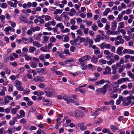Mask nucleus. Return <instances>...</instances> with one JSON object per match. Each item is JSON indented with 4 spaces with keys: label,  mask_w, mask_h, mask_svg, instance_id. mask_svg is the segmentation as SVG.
Instances as JSON below:
<instances>
[{
    "label": "nucleus",
    "mask_w": 134,
    "mask_h": 134,
    "mask_svg": "<svg viewBox=\"0 0 134 134\" xmlns=\"http://www.w3.org/2000/svg\"><path fill=\"white\" fill-rule=\"evenodd\" d=\"M22 83L18 80H16L14 81V86L19 91H22L24 90L23 87L21 85Z\"/></svg>",
    "instance_id": "2"
},
{
    "label": "nucleus",
    "mask_w": 134,
    "mask_h": 134,
    "mask_svg": "<svg viewBox=\"0 0 134 134\" xmlns=\"http://www.w3.org/2000/svg\"><path fill=\"white\" fill-rule=\"evenodd\" d=\"M78 26H76L74 25H72L70 27V29L72 30H76L78 28Z\"/></svg>",
    "instance_id": "43"
},
{
    "label": "nucleus",
    "mask_w": 134,
    "mask_h": 134,
    "mask_svg": "<svg viewBox=\"0 0 134 134\" xmlns=\"http://www.w3.org/2000/svg\"><path fill=\"white\" fill-rule=\"evenodd\" d=\"M111 46L109 43L105 44L104 42L102 43L100 45V48L102 49L105 48L107 49H110L111 48Z\"/></svg>",
    "instance_id": "4"
},
{
    "label": "nucleus",
    "mask_w": 134,
    "mask_h": 134,
    "mask_svg": "<svg viewBox=\"0 0 134 134\" xmlns=\"http://www.w3.org/2000/svg\"><path fill=\"white\" fill-rule=\"evenodd\" d=\"M7 5L6 3H1L0 4V7L3 8H7Z\"/></svg>",
    "instance_id": "28"
},
{
    "label": "nucleus",
    "mask_w": 134,
    "mask_h": 134,
    "mask_svg": "<svg viewBox=\"0 0 134 134\" xmlns=\"http://www.w3.org/2000/svg\"><path fill=\"white\" fill-rule=\"evenodd\" d=\"M30 92V90L27 88H26L23 91V93L25 94H28Z\"/></svg>",
    "instance_id": "36"
},
{
    "label": "nucleus",
    "mask_w": 134,
    "mask_h": 134,
    "mask_svg": "<svg viewBox=\"0 0 134 134\" xmlns=\"http://www.w3.org/2000/svg\"><path fill=\"white\" fill-rule=\"evenodd\" d=\"M75 23L76 22L74 19H70V23L71 24L74 25L75 24Z\"/></svg>",
    "instance_id": "62"
},
{
    "label": "nucleus",
    "mask_w": 134,
    "mask_h": 134,
    "mask_svg": "<svg viewBox=\"0 0 134 134\" xmlns=\"http://www.w3.org/2000/svg\"><path fill=\"white\" fill-rule=\"evenodd\" d=\"M77 32V34L79 35L80 36L82 35L83 33L82 30L80 29H79L76 31Z\"/></svg>",
    "instance_id": "34"
},
{
    "label": "nucleus",
    "mask_w": 134,
    "mask_h": 134,
    "mask_svg": "<svg viewBox=\"0 0 134 134\" xmlns=\"http://www.w3.org/2000/svg\"><path fill=\"white\" fill-rule=\"evenodd\" d=\"M118 31L119 32H121L122 34L123 37H125V35L126 34V32L125 30L124 29H122L120 30L119 29V31Z\"/></svg>",
    "instance_id": "29"
},
{
    "label": "nucleus",
    "mask_w": 134,
    "mask_h": 134,
    "mask_svg": "<svg viewBox=\"0 0 134 134\" xmlns=\"http://www.w3.org/2000/svg\"><path fill=\"white\" fill-rule=\"evenodd\" d=\"M115 39L116 40H119L120 41V43L123 44L124 43V40L122 39V37L121 35L117 36L115 38Z\"/></svg>",
    "instance_id": "12"
},
{
    "label": "nucleus",
    "mask_w": 134,
    "mask_h": 134,
    "mask_svg": "<svg viewBox=\"0 0 134 134\" xmlns=\"http://www.w3.org/2000/svg\"><path fill=\"white\" fill-rule=\"evenodd\" d=\"M105 71L103 72V74L104 75H107L111 74V69L108 66H107L104 69Z\"/></svg>",
    "instance_id": "8"
},
{
    "label": "nucleus",
    "mask_w": 134,
    "mask_h": 134,
    "mask_svg": "<svg viewBox=\"0 0 134 134\" xmlns=\"http://www.w3.org/2000/svg\"><path fill=\"white\" fill-rule=\"evenodd\" d=\"M56 27H59V28L60 29H62V30L64 29V26L63 25L62 23H59L57 24Z\"/></svg>",
    "instance_id": "21"
},
{
    "label": "nucleus",
    "mask_w": 134,
    "mask_h": 134,
    "mask_svg": "<svg viewBox=\"0 0 134 134\" xmlns=\"http://www.w3.org/2000/svg\"><path fill=\"white\" fill-rule=\"evenodd\" d=\"M51 18L49 15H46L45 16V19L46 21H47L51 20Z\"/></svg>",
    "instance_id": "51"
},
{
    "label": "nucleus",
    "mask_w": 134,
    "mask_h": 134,
    "mask_svg": "<svg viewBox=\"0 0 134 134\" xmlns=\"http://www.w3.org/2000/svg\"><path fill=\"white\" fill-rule=\"evenodd\" d=\"M129 49H125L122 51V53L125 54L126 53H128L129 54Z\"/></svg>",
    "instance_id": "54"
},
{
    "label": "nucleus",
    "mask_w": 134,
    "mask_h": 134,
    "mask_svg": "<svg viewBox=\"0 0 134 134\" xmlns=\"http://www.w3.org/2000/svg\"><path fill=\"white\" fill-rule=\"evenodd\" d=\"M117 83H118L116 82H113V87L115 88L118 87L119 86L118 85Z\"/></svg>",
    "instance_id": "58"
},
{
    "label": "nucleus",
    "mask_w": 134,
    "mask_h": 134,
    "mask_svg": "<svg viewBox=\"0 0 134 134\" xmlns=\"http://www.w3.org/2000/svg\"><path fill=\"white\" fill-rule=\"evenodd\" d=\"M108 18L109 20H113L114 19V17L113 15H111L108 16Z\"/></svg>",
    "instance_id": "46"
},
{
    "label": "nucleus",
    "mask_w": 134,
    "mask_h": 134,
    "mask_svg": "<svg viewBox=\"0 0 134 134\" xmlns=\"http://www.w3.org/2000/svg\"><path fill=\"white\" fill-rule=\"evenodd\" d=\"M105 82V80L104 79H102L99 81H96L95 84L96 85L99 86L104 83Z\"/></svg>",
    "instance_id": "15"
},
{
    "label": "nucleus",
    "mask_w": 134,
    "mask_h": 134,
    "mask_svg": "<svg viewBox=\"0 0 134 134\" xmlns=\"http://www.w3.org/2000/svg\"><path fill=\"white\" fill-rule=\"evenodd\" d=\"M4 31L5 32L6 34L9 35L10 34L9 32V31H11L12 32H14L15 29L10 26H8L5 28Z\"/></svg>",
    "instance_id": "7"
},
{
    "label": "nucleus",
    "mask_w": 134,
    "mask_h": 134,
    "mask_svg": "<svg viewBox=\"0 0 134 134\" xmlns=\"http://www.w3.org/2000/svg\"><path fill=\"white\" fill-rule=\"evenodd\" d=\"M126 14L127 15H129L132 12L131 10L130 9H128L125 10Z\"/></svg>",
    "instance_id": "60"
},
{
    "label": "nucleus",
    "mask_w": 134,
    "mask_h": 134,
    "mask_svg": "<svg viewBox=\"0 0 134 134\" xmlns=\"http://www.w3.org/2000/svg\"><path fill=\"white\" fill-rule=\"evenodd\" d=\"M123 17V15L121 14H119L117 18V20L118 21H121V19Z\"/></svg>",
    "instance_id": "33"
},
{
    "label": "nucleus",
    "mask_w": 134,
    "mask_h": 134,
    "mask_svg": "<svg viewBox=\"0 0 134 134\" xmlns=\"http://www.w3.org/2000/svg\"><path fill=\"white\" fill-rule=\"evenodd\" d=\"M98 112V110L94 111L92 112L91 115L92 116L94 117L93 118H96L97 116L98 115V114L97 113Z\"/></svg>",
    "instance_id": "17"
},
{
    "label": "nucleus",
    "mask_w": 134,
    "mask_h": 134,
    "mask_svg": "<svg viewBox=\"0 0 134 134\" xmlns=\"http://www.w3.org/2000/svg\"><path fill=\"white\" fill-rule=\"evenodd\" d=\"M87 128V127L85 125L81 126L80 127V130L82 131H84L86 130Z\"/></svg>",
    "instance_id": "52"
},
{
    "label": "nucleus",
    "mask_w": 134,
    "mask_h": 134,
    "mask_svg": "<svg viewBox=\"0 0 134 134\" xmlns=\"http://www.w3.org/2000/svg\"><path fill=\"white\" fill-rule=\"evenodd\" d=\"M20 20L22 22L25 23H26L27 21L26 20V18L25 17H24L23 16H22L21 17V18L20 19Z\"/></svg>",
    "instance_id": "53"
},
{
    "label": "nucleus",
    "mask_w": 134,
    "mask_h": 134,
    "mask_svg": "<svg viewBox=\"0 0 134 134\" xmlns=\"http://www.w3.org/2000/svg\"><path fill=\"white\" fill-rule=\"evenodd\" d=\"M124 48L122 47H118L116 51V53L119 55H120L122 53V50Z\"/></svg>",
    "instance_id": "14"
},
{
    "label": "nucleus",
    "mask_w": 134,
    "mask_h": 134,
    "mask_svg": "<svg viewBox=\"0 0 134 134\" xmlns=\"http://www.w3.org/2000/svg\"><path fill=\"white\" fill-rule=\"evenodd\" d=\"M76 49V47L72 46L70 48V50L71 52H73Z\"/></svg>",
    "instance_id": "63"
},
{
    "label": "nucleus",
    "mask_w": 134,
    "mask_h": 134,
    "mask_svg": "<svg viewBox=\"0 0 134 134\" xmlns=\"http://www.w3.org/2000/svg\"><path fill=\"white\" fill-rule=\"evenodd\" d=\"M83 58L86 60H89V59H91V57L89 55H85L83 56Z\"/></svg>",
    "instance_id": "42"
},
{
    "label": "nucleus",
    "mask_w": 134,
    "mask_h": 134,
    "mask_svg": "<svg viewBox=\"0 0 134 134\" xmlns=\"http://www.w3.org/2000/svg\"><path fill=\"white\" fill-rule=\"evenodd\" d=\"M127 75L131 79L134 78V74L131 71H129L127 72Z\"/></svg>",
    "instance_id": "25"
},
{
    "label": "nucleus",
    "mask_w": 134,
    "mask_h": 134,
    "mask_svg": "<svg viewBox=\"0 0 134 134\" xmlns=\"http://www.w3.org/2000/svg\"><path fill=\"white\" fill-rule=\"evenodd\" d=\"M22 41L25 44H27L29 43L27 39L25 38H22Z\"/></svg>",
    "instance_id": "57"
},
{
    "label": "nucleus",
    "mask_w": 134,
    "mask_h": 134,
    "mask_svg": "<svg viewBox=\"0 0 134 134\" xmlns=\"http://www.w3.org/2000/svg\"><path fill=\"white\" fill-rule=\"evenodd\" d=\"M101 93V91L100 88H99L96 90L95 92V93L97 94Z\"/></svg>",
    "instance_id": "61"
},
{
    "label": "nucleus",
    "mask_w": 134,
    "mask_h": 134,
    "mask_svg": "<svg viewBox=\"0 0 134 134\" xmlns=\"http://www.w3.org/2000/svg\"><path fill=\"white\" fill-rule=\"evenodd\" d=\"M118 24L119 26L118 27L117 29L118 31H119L120 28H123L124 27V22H121L119 23Z\"/></svg>",
    "instance_id": "16"
},
{
    "label": "nucleus",
    "mask_w": 134,
    "mask_h": 134,
    "mask_svg": "<svg viewBox=\"0 0 134 134\" xmlns=\"http://www.w3.org/2000/svg\"><path fill=\"white\" fill-rule=\"evenodd\" d=\"M64 52L67 54H68L69 55H71L70 53L69 52V50L68 49H65L64 50Z\"/></svg>",
    "instance_id": "59"
},
{
    "label": "nucleus",
    "mask_w": 134,
    "mask_h": 134,
    "mask_svg": "<svg viewBox=\"0 0 134 134\" xmlns=\"http://www.w3.org/2000/svg\"><path fill=\"white\" fill-rule=\"evenodd\" d=\"M13 120H11L9 122V124L10 125H14L15 124V119H16V118L15 117L14 118H13Z\"/></svg>",
    "instance_id": "30"
},
{
    "label": "nucleus",
    "mask_w": 134,
    "mask_h": 134,
    "mask_svg": "<svg viewBox=\"0 0 134 134\" xmlns=\"http://www.w3.org/2000/svg\"><path fill=\"white\" fill-rule=\"evenodd\" d=\"M117 24V23L116 22L113 21L111 23V25L112 26L111 28V29L113 30L116 29V27Z\"/></svg>",
    "instance_id": "20"
},
{
    "label": "nucleus",
    "mask_w": 134,
    "mask_h": 134,
    "mask_svg": "<svg viewBox=\"0 0 134 134\" xmlns=\"http://www.w3.org/2000/svg\"><path fill=\"white\" fill-rule=\"evenodd\" d=\"M39 58L40 60H41L43 62H44L45 61L44 56L43 55V54H41L39 56Z\"/></svg>",
    "instance_id": "37"
},
{
    "label": "nucleus",
    "mask_w": 134,
    "mask_h": 134,
    "mask_svg": "<svg viewBox=\"0 0 134 134\" xmlns=\"http://www.w3.org/2000/svg\"><path fill=\"white\" fill-rule=\"evenodd\" d=\"M56 38L53 36L51 37L50 39V41L51 42L54 43L56 41Z\"/></svg>",
    "instance_id": "45"
},
{
    "label": "nucleus",
    "mask_w": 134,
    "mask_h": 134,
    "mask_svg": "<svg viewBox=\"0 0 134 134\" xmlns=\"http://www.w3.org/2000/svg\"><path fill=\"white\" fill-rule=\"evenodd\" d=\"M36 48L34 47H30L29 48V52L30 53L33 52L36 50Z\"/></svg>",
    "instance_id": "32"
},
{
    "label": "nucleus",
    "mask_w": 134,
    "mask_h": 134,
    "mask_svg": "<svg viewBox=\"0 0 134 134\" xmlns=\"http://www.w3.org/2000/svg\"><path fill=\"white\" fill-rule=\"evenodd\" d=\"M20 114L21 116L23 117L25 116V113L24 110H21L20 111Z\"/></svg>",
    "instance_id": "41"
},
{
    "label": "nucleus",
    "mask_w": 134,
    "mask_h": 134,
    "mask_svg": "<svg viewBox=\"0 0 134 134\" xmlns=\"http://www.w3.org/2000/svg\"><path fill=\"white\" fill-rule=\"evenodd\" d=\"M102 132L104 133H106L107 132L109 133L110 132V130L107 129L105 128L102 130Z\"/></svg>",
    "instance_id": "39"
},
{
    "label": "nucleus",
    "mask_w": 134,
    "mask_h": 134,
    "mask_svg": "<svg viewBox=\"0 0 134 134\" xmlns=\"http://www.w3.org/2000/svg\"><path fill=\"white\" fill-rule=\"evenodd\" d=\"M40 71L41 73H42L43 74L45 75L47 74V72H46L45 69L43 68H40Z\"/></svg>",
    "instance_id": "48"
},
{
    "label": "nucleus",
    "mask_w": 134,
    "mask_h": 134,
    "mask_svg": "<svg viewBox=\"0 0 134 134\" xmlns=\"http://www.w3.org/2000/svg\"><path fill=\"white\" fill-rule=\"evenodd\" d=\"M110 129L113 131L114 130H118L117 127L115 125H112L110 126Z\"/></svg>",
    "instance_id": "24"
},
{
    "label": "nucleus",
    "mask_w": 134,
    "mask_h": 134,
    "mask_svg": "<svg viewBox=\"0 0 134 134\" xmlns=\"http://www.w3.org/2000/svg\"><path fill=\"white\" fill-rule=\"evenodd\" d=\"M43 101L44 102H47V103L46 104H44V105H51V103H49V100H48L47 99H45L44 98H43Z\"/></svg>",
    "instance_id": "31"
},
{
    "label": "nucleus",
    "mask_w": 134,
    "mask_h": 134,
    "mask_svg": "<svg viewBox=\"0 0 134 134\" xmlns=\"http://www.w3.org/2000/svg\"><path fill=\"white\" fill-rule=\"evenodd\" d=\"M92 30L94 31H96L98 28L97 26L93 24L91 27Z\"/></svg>",
    "instance_id": "35"
},
{
    "label": "nucleus",
    "mask_w": 134,
    "mask_h": 134,
    "mask_svg": "<svg viewBox=\"0 0 134 134\" xmlns=\"http://www.w3.org/2000/svg\"><path fill=\"white\" fill-rule=\"evenodd\" d=\"M19 71L20 73H23L24 71V68L23 67L20 68L19 69Z\"/></svg>",
    "instance_id": "49"
},
{
    "label": "nucleus",
    "mask_w": 134,
    "mask_h": 134,
    "mask_svg": "<svg viewBox=\"0 0 134 134\" xmlns=\"http://www.w3.org/2000/svg\"><path fill=\"white\" fill-rule=\"evenodd\" d=\"M61 31L62 33H64L66 32H69L70 31V30L69 29L66 28L64 29H63L62 30H61Z\"/></svg>",
    "instance_id": "38"
},
{
    "label": "nucleus",
    "mask_w": 134,
    "mask_h": 134,
    "mask_svg": "<svg viewBox=\"0 0 134 134\" xmlns=\"http://www.w3.org/2000/svg\"><path fill=\"white\" fill-rule=\"evenodd\" d=\"M123 100V98L122 96L119 97L118 99L116 102V104L117 105L121 103V101Z\"/></svg>",
    "instance_id": "23"
},
{
    "label": "nucleus",
    "mask_w": 134,
    "mask_h": 134,
    "mask_svg": "<svg viewBox=\"0 0 134 134\" xmlns=\"http://www.w3.org/2000/svg\"><path fill=\"white\" fill-rule=\"evenodd\" d=\"M108 85L105 84L104 85L102 88H100L101 91V93L103 94H104L107 92V89L108 88Z\"/></svg>",
    "instance_id": "11"
},
{
    "label": "nucleus",
    "mask_w": 134,
    "mask_h": 134,
    "mask_svg": "<svg viewBox=\"0 0 134 134\" xmlns=\"http://www.w3.org/2000/svg\"><path fill=\"white\" fill-rule=\"evenodd\" d=\"M33 45L35 46L38 48L41 47L42 46V44L39 43V42L37 41H33Z\"/></svg>",
    "instance_id": "13"
},
{
    "label": "nucleus",
    "mask_w": 134,
    "mask_h": 134,
    "mask_svg": "<svg viewBox=\"0 0 134 134\" xmlns=\"http://www.w3.org/2000/svg\"><path fill=\"white\" fill-rule=\"evenodd\" d=\"M24 56L25 57V59L26 60H30L31 59V57L28 56L27 55L24 54Z\"/></svg>",
    "instance_id": "40"
},
{
    "label": "nucleus",
    "mask_w": 134,
    "mask_h": 134,
    "mask_svg": "<svg viewBox=\"0 0 134 134\" xmlns=\"http://www.w3.org/2000/svg\"><path fill=\"white\" fill-rule=\"evenodd\" d=\"M79 61L81 65H84L86 64L85 62L82 58H80L79 59Z\"/></svg>",
    "instance_id": "27"
},
{
    "label": "nucleus",
    "mask_w": 134,
    "mask_h": 134,
    "mask_svg": "<svg viewBox=\"0 0 134 134\" xmlns=\"http://www.w3.org/2000/svg\"><path fill=\"white\" fill-rule=\"evenodd\" d=\"M98 61V59L96 58L95 56H93L91 58V61L94 63H96Z\"/></svg>",
    "instance_id": "26"
},
{
    "label": "nucleus",
    "mask_w": 134,
    "mask_h": 134,
    "mask_svg": "<svg viewBox=\"0 0 134 134\" xmlns=\"http://www.w3.org/2000/svg\"><path fill=\"white\" fill-rule=\"evenodd\" d=\"M104 54L108 55L106 56L107 58V59H109L111 58L112 57H113V53H110L109 51L108 50H105L104 51Z\"/></svg>",
    "instance_id": "5"
},
{
    "label": "nucleus",
    "mask_w": 134,
    "mask_h": 134,
    "mask_svg": "<svg viewBox=\"0 0 134 134\" xmlns=\"http://www.w3.org/2000/svg\"><path fill=\"white\" fill-rule=\"evenodd\" d=\"M68 13L66 12H64L61 15L62 17L64 18L66 20H69L70 19L69 17L68 16Z\"/></svg>",
    "instance_id": "9"
},
{
    "label": "nucleus",
    "mask_w": 134,
    "mask_h": 134,
    "mask_svg": "<svg viewBox=\"0 0 134 134\" xmlns=\"http://www.w3.org/2000/svg\"><path fill=\"white\" fill-rule=\"evenodd\" d=\"M110 9L109 8H106L103 13V14L104 15L106 16L110 12Z\"/></svg>",
    "instance_id": "22"
},
{
    "label": "nucleus",
    "mask_w": 134,
    "mask_h": 134,
    "mask_svg": "<svg viewBox=\"0 0 134 134\" xmlns=\"http://www.w3.org/2000/svg\"><path fill=\"white\" fill-rule=\"evenodd\" d=\"M79 92L83 94H85L86 92V91L85 90L83 89H81L80 88L79 90Z\"/></svg>",
    "instance_id": "50"
},
{
    "label": "nucleus",
    "mask_w": 134,
    "mask_h": 134,
    "mask_svg": "<svg viewBox=\"0 0 134 134\" xmlns=\"http://www.w3.org/2000/svg\"><path fill=\"white\" fill-rule=\"evenodd\" d=\"M45 92L46 95L49 97H51L53 94V92L50 89L48 88H45Z\"/></svg>",
    "instance_id": "3"
},
{
    "label": "nucleus",
    "mask_w": 134,
    "mask_h": 134,
    "mask_svg": "<svg viewBox=\"0 0 134 134\" xmlns=\"http://www.w3.org/2000/svg\"><path fill=\"white\" fill-rule=\"evenodd\" d=\"M75 114L77 117H82L83 116L84 114L81 110H76L75 112Z\"/></svg>",
    "instance_id": "6"
},
{
    "label": "nucleus",
    "mask_w": 134,
    "mask_h": 134,
    "mask_svg": "<svg viewBox=\"0 0 134 134\" xmlns=\"http://www.w3.org/2000/svg\"><path fill=\"white\" fill-rule=\"evenodd\" d=\"M77 95H73L70 96L69 95H65L64 96L63 99L68 104H70V103H73L75 102L76 100Z\"/></svg>",
    "instance_id": "1"
},
{
    "label": "nucleus",
    "mask_w": 134,
    "mask_h": 134,
    "mask_svg": "<svg viewBox=\"0 0 134 134\" xmlns=\"http://www.w3.org/2000/svg\"><path fill=\"white\" fill-rule=\"evenodd\" d=\"M30 66L34 68H36L37 66V64L34 62H31L30 63Z\"/></svg>",
    "instance_id": "18"
},
{
    "label": "nucleus",
    "mask_w": 134,
    "mask_h": 134,
    "mask_svg": "<svg viewBox=\"0 0 134 134\" xmlns=\"http://www.w3.org/2000/svg\"><path fill=\"white\" fill-rule=\"evenodd\" d=\"M122 82H124L125 81H130L129 80L128 78L127 77L122 78H121Z\"/></svg>",
    "instance_id": "47"
},
{
    "label": "nucleus",
    "mask_w": 134,
    "mask_h": 134,
    "mask_svg": "<svg viewBox=\"0 0 134 134\" xmlns=\"http://www.w3.org/2000/svg\"><path fill=\"white\" fill-rule=\"evenodd\" d=\"M45 79L44 78L41 76H37L34 79V80L36 82L40 81V82H42L44 81Z\"/></svg>",
    "instance_id": "10"
},
{
    "label": "nucleus",
    "mask_w": 134,
    "mask_h": 134,
    "mask_svg": "<svg viewBox=\"0 0 134 134\" xmlns=\"http://www.w3.org/2000/svg\"><path fill=\"white\" fill-rule=\"evenodd\" d=\"M101 36L100 35H97L94 40L95 42H99L100 40Z\"/></svg>",
    "instance_id": "19"
},
{
    "label": "nucleus",
    "mask_w": 134,
    "mask_h": 134,
    "mask_svg": "<svg viewBox=\"0 0 134 134\" xmlns=\"http://www.w3.org/2000/svg\"><path fill=\"white\" fill-rule=\"evenodd\" d=\"M119 77L117 75H114L110 77L111 79L112 80H114L115 79H118L119 78Z\"/></svg>",
    "instance_id": "44"
},
{
    "label": "nucleus",
    "mask_w": 134,
    "mask_h": 134,
    "mask_svg": "<svg viewBox=\"0 0 134 134\" xmlns=\"http://www.w3.org/2000/svg\"><path fill=\"white\" fill-rule=\"evenodd\" d=\"M89 29L88 28H87L85 29L83 31V32L86 35H87L88 34V31Z\"/></svg>",
    "instance_id": "56"
},
{
    "label": "nucleus",
    "mask_w": 134,
    "mask_h": 134,
    "mask_svg": "<svg viewBox=\"0 0 134 134\" xmlns=\"http://www.w3.org/2000/svg\"><path fill=\"white\" fill-rule=\"evenodd\" d=\"M70 43L73 46H76L77 44V43L74 40V41L72 40L70 41Z\"/></svg>",
    "instance_id": "64"
},
{
    "label": "nucleus",
    "mask_w": 134,
    "mask_h": 134,
    "mask_svg": "<svg viewBox=\"0 0 134 134\" xmlns=\"http://www.w3.org/2000/svg\"><path fill=\"white\" fill-rule=\"evenodd\" d=\"M69 40V37L67 36L66 35L64 36V38L63 40V41L65 42H66L68 41Z\"/></svg>",
    "instance_id": "55"
}]
</instances>
